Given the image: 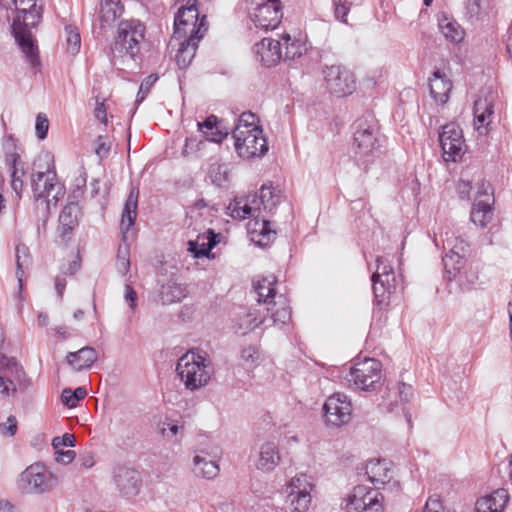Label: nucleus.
<instances>
[{
	"label": "nucleus",
	"instance_id": "e2e57ef3",
	"mask_svg": "<svg viewBox=\"0 0 512 512\" xmlns=\"http://www.w3.org/2000/svg\"><path fill=\"white\" fill-rule=\"evenodd\" d=\"M55 459L62 464H69L75 458L76 453L73 450H60L55 449Z\"/></svg>",
	"mask_w": 512,
	"mask_h": 512
},
{
	"label": "nucleus",
	"instance_id": "bf43d9fd",
	"mask_svg": "<svg viewBox=\"0 0 512 512\" xmlns=\"http://www.w3.org/2000/svg\"><path fill=\"white\" fill-rule=\"evenodd\" d=\"M350 11V3L348 2V0H339V3L336 4L335 3V9H334V14H335V17L339 20H341L343 23H346L347 20H346V17L348 15Z\"/></svg>",
	"mask_w": 512,
	"mask_h": 512
},
{
	"label": "nucleus",
	"instance_id": "e433bc0d",
	"mask_svg": "<svg viewBox=\"0 0 512 512\" xmlns=\"http://www.w3.org/2000/svg\"><path fill=\"white\" fill-rule=\"evenodd\" d=\"M186 294V288L173 281H169L166 285H163L160 292L163 304L179 302L186 297Z\"/></svg>",
	"mask_w": 512,
	"mask_h": 512
},
{
	"label": "nucleus",
	"instance_id": "f03ea898",
	"mask_svg": "<svg viewBox=\"0 0 512 512\" xmlns=\"http://www.w3.org/2000/svg\"><path fill=\"white\" fill-rule=\"evenodd\" d=\"M261 205L260 195L253 193L246 196H236L229 208L233 206L231 212L233 218L253 217L248 223V232L258 246L264 247L275 239L276 232L271 229L269 220L263 217L260 219Z\"/></svg>",
	"mask_w": 512,
	"mask_h": 512
},
{
	"label": "nucleus",
	"instance_id": "79ce46f5",
	"mask_svg": "<svg viewBox=\"0 0 512 512\" xmlns=\"http://www.w3.org/2000/svg\"><path fill=\"white\" fill-rule=\"evenodd\" d=\"M16 256V276L18 278L20 286L22 285V277L24 274V268H28L31 264V255L28 246L20 243L15 249Z\"/></svg>",
	"mask_w": 512,
	"mask_h": 512
},
{
	"label": "nucleus",
	"instance_id": "1a4fd4ad",
	"mask_svg": "<svg viewBox=\"0 0 512 512\" xmlns=\"http://www.w3.org/2000/svg\"><path fill=\"white\" fill-rule=\"evenodd\" d=\"M17 483L23 493L43 494L52 489L54 479L44 465L35 463L20 474Z\"/></svg>",
	"mask_w": 512,
	"mask_h": 512
},
{
	"label": "nucleus",
	"instance_id": "b1692460",
	"mask_svg": "<svg viewBox=\"0 0 512 512\" xmlns=\"http://www.w3.org/2000/svg\"><path fill=\"white\" fill-rule=\"evenodd\" d=\"M391 462L381 460H370L366 465V475L369 481L375 485L378 490V485H385L389 483L393 477L391 470Z\"/></svg>",
	"mask_w": 512,
	"mask_h": 512
},
{
	"label": "nucleus",
	"instance_id": "69168bd1",
	"mask_svg": "<svg viewBox=\"0 0 512 512\" xmlns=\"http://www.w3.org/2000/svg\"><path fill=\"white\" fill-rule=\"evenodd\" d=\"M472 189V184L470 181L461 180L458 183L457 191L460 199L466 200L469 199L470 192Z\"/></svg>",
	"mask_w": 512,
	"mask_h": 512
},
{
	"label": "nucleus",
	"instance_id": "5fc2aeb1",
	"mask_svg": "<svg viewBox=\"0 0 512 512\" xmlns=\"http://www.w3.org/2000/svg\"><path fill=\"white\" fill-rule=\"evenodd\" d=\"M377 270L373 274H378L379 277L392 278L395 276L393 268L387 263L386 259L378 256L376 259Z\"/></svg>",
	"mask_w": 512,
	"mask_h": 512
},
{
	"label": "nucleus",
	"instance_id": "58836bf2",
	"mask_svg": "<svg viewBox=\"0 0 512 512\" xmlns=\"http://www.w3.org/2000/svg\"><path fill=\"white\" fill-rule=\"evenodd\" d=\"M464 16L471 23L484 19L487 16L485 0H465Z\"/></svg>",
	"mask_w": 512,
	"mask_h": 512
},
{
	"label": "nucleus",
	"instance_id": "ea45409f",
	"mask_svg": "<svg viewBox=\"0 0 512 512\" xmlns=\"http://www.w3.org/2000/svg\"><path fill=\"white\" fill-rule=\"evenodd\" d=\"M282 46H285L283 53V60H294L302 56L306 51L305 45L299 40H292L289 34H284L281 37Z\"/></svg>",
	"mask_w": 512,
	"mask_h": 512
},
{
	"label": "nucleus",
	"instance_id": "c85d7f7f",
	"mask_svg": "<svg viewBox=\"0 0 512 512\" xmlns=\"http://www.w3.org/2000/svg\"><path fill=\"white\" fill-rule=\"evenodd\" d=\"M494 202L475 199L470 212V220L477 226L486 227L494 217Z\"/></svg>",
	"mask_w": 512,
	"mask_h": 512
},
{
	"label": "nucleus",
	"instance_id": "393cba45",
	"mask_svg": "<svg viewBox=\"0 0 512 512\" xmlns=\"http://www.w3.org/2000/svg\"><path fill=\"white\" fill-rule=\"evenodd\" d=\"M509 500L507 490L501 488L490 495L479 498L475 503V512H502Z\"/></svg>",
	"mask_w": 512,
	"mask_h": 512
},
{
	"label": "nucleus",
	"instance_id": "680f3d73",
	"mask_svg": "<svg viewBox=\"0 0 512 512\" xmlns=\"http://www.w3.org/2000/svg\"><path fill=\"white\" fill-rule=\"evenodd\" d=\"M289 489L290 490L295 489V490H300V491H302V489L312 490V485H311V483L308 482L307 476L305 474H302L300 476H295L291 480Z\"/></svg>",
	"mask_w": 512,
	"mask_h": 512
},
{
	"label": "nucleus",
	"instance_id": "603ef678",
	"mask_svg": "<svg viewBox=\"0 0 512 512\" xmlns=\"http://www.w3.org/2000/svg\"><path fill=\"white\" fill-rule=\"evenodd\" d=\"M36 135L38 139L44 140L47 137L49 130V121L45 114L39 113L36 117L35 124Z\"/></svg>",
	"mask_w": 512,
	"mask_h": 512
},
{
	"label": "nucleus",
	"instance_id": "bb28decb",
	"mask_svg": "<svg viewBox=\"0 0 512 512\" xmlns=\"http://www.w3.org/2000/svg\"><path fill=\"white\" fill-rule=\"evenodd\" d=\"M123 12L124 6L121 0H100L98 19L101 29L112 26Z\"/></svg>",
	"mask_w": 512,
	"mask_h": 512
},
{
	"label": "nucleus",
	"instance_id": "3c124183",
	"mask_svg": "<svg viewBox=\"0 0 512 512\" xmlns=\"http://www.w3.org/2000/svg\"><path fill=\"white\" fill-rule=\"evenodd\" d=\"M45 175L46 172L43 171L33 172L31 175V188L33 191L34 200L36 202L42 200L43 198V194L41 193L42 187L40 183L43 181Z\"/></svg>",
	"mask_w": 512,
	"mask_h": 512
},
{
	"label": "nucleus",
	"instance_id": "72a5a7b5",
	"mask_svg": "<svg viewBox=\"0 0 512 512\" xmlns=\"http://www.w3.org/2000/svg\"><path fill=\"white\" fill-rule=\"evenodd\" d=\"M270 305L271 307L267 308V312L270 313L273 324L284 325L291 320V309L283 295H279L278 300L273 301Z\"/></svg>",
	"mask_w": 512,
	"mask_h": 512
},
{
	"label": "nucleus",
	"instance_id": "a18cd8bd",
	"mask_svg": "<svg viewBox=\"0 0 512 512\" xmlns=\"http://www.w3.org/2000/svg\"><path fill=\"white\" fill-rule=\"evenodd\" d=\"M65 34L67 51L72 55H76L80 51L81 47V36L77 27L73 25H66Z\"/></svg>",
	"mask_w": 512,
	"mask_h": 512
},
{
	"label": "nucleus",
	"instance_id": "338daca9",
	"mask_svg": "<svg viewBox=\"0 0 512 512\" xmlns=\"http://www.w3.org/2000/svg\"><path fill=\"white\" fill-rule=\"evenodd\" d=\"M256 354H257V350L253 346H248L241 350V358L246 363H248V362L253 363L255 361V359L257 358Z\"/></svg>",
	"mask_w": 512,
	"mask_h": 512
},
{
	"label": "nucleus",
	"instance_id": "c9c22d12",
	"mask_svg": "<svg viewBox=\"0 0 512 512\" xmlns=\"http://www.w3.org/2000/svg\"><path fill=\"white\" fill-rule=\"evenodd\" d=\"M259 195L263 209L272 214L273 210L281 201V190L273 187L271 184H263L260 188Z\"/></svg>",
	"mask_w": 512,
	"mask_h": 512
},
{
	"label": "nucleus",
	"instance_id": "6e6d98bb",
	"mask_svg": "<svg viewBox=\"0 0 512 512\" xmlns=\"http://www.w3.org/2000/svg\"><path fill=\"white\" fill-rule=\"evenodd\" d=\"M110 144L106 142V137L99 135L95 141V154L102 160L109 155Z\"/></svg>",
	"mask_w": 512,
	"mask_h": 512
},
{
	"label": "nucleus",
	"instance_id": "5701e85b",
	"mask_svg": "<svg viewBox=\"0 0 512 512\" xmlns=\"http://www.w3.org/2000/svg\"><path fill=\"white\" fill-rule=\"evenodd\" d=\"M280 460L278 445L268 441L261 445L255 466L258 470L269 473L279 465Z\"/></svg>",
	"mask_w": 512,
	"mask_h": 512
},
{
	"label": "nucleus",
	"instance_id": "09e8293b",
	"mask_svg": "<svg viewBox=\"0 0 512 512\" xmlns=\"http://www.w3.org/2000/svg\"><path fill=\"white\" fill-rule=\"evenodd\" d=\"M116 269L122 275H126L130 269L129 248L127 246H119L118 248Z\"/></svg>",
	"mask_w": 512,
	"mask_h": 512
},
{
	"label": "nucleus",
	"instance_id": "49530a36",
	"mask_svg": "<svg viewBox=\"0 0 512 512\" xmlns=\"http://www.w3.org/2000/svg\"><path fill=\"white\" fill-rule=\"evenodd\" d=\"M157 80H158L157 74H150L143 79V81L140 84V87H139V90H138V93L136 96V100H135V104L137 106L145 100V98L147 97V95L150 92L151 87L156 83Z\"/></svg>",
	"mask_w": 512,
	"mask_h": 512
},
{
	"label": "nucleus",
	"instance_id": "ddd939ff",
	"mask_svg": "<svg viewBox=\"0 0 512 512\" xmlns=\"http://www.w3.org/2000/svg\"><path fill=\"white\" fill-rule=\"evenodd\" d=\"M439 143L445 161L456 162L461 159L465 141L458 124L451 122L444 125L439 133Z\"/></svg>",
	"mask_w": 512,
	"mask_h": 512
},
{
	"label": "nucleus",
	"instance_id": "7c9ffc66",
	"mask_svg": "<svg viewBox=\"0 0 512 512\" xmlns=\"http://www.w3.org/2000/svg\"><path fill=\"white\" fill-rule=\"evenodd\" d=\"M219 124L220 121L218 117L211 114L206 117L204 121L198 122L197 127L198 131H200L208 141L220 143L228 136V131H223Z\"/></svg>",
	"mask_w": 512,
	"mask_h": 512
},
{
	"label": "nucleus",
	"instance_id": "f8f14e48",
	"mask_svg": "<svg viewBox=\"0 0 512 512\" xmlns=\"http://www.w3.org/2000/svg\"><path fill=\"white\" fill-rule=\"evenodd\" d=\"M384 497L377 489L357 485L346 504L347 512H383Z\"/></svg>",
	"mask_w": 512,
	"mask_h": 512
},
{
	"label": "nucleus",
	"instance_id": "13d9d810",
	"mask_svg": "<svg viewBox=\"0 0 512 512\" xmlns=\"http://www.w3.org/2000/svg\"><path fill=\"white\" fill-rule=\"evenodd\" d=\"M201 145H203L202 141L197 140L196 138H186L184 147L182 149V156L188 157L193 153H196L200 150Z\"/></svg>",
	"mask_w": 512,
	"mask_h": 512
},
{
	"label": "nucleus",
	"instance_id": "f704fd0d",
	"mask_svg": "<svg viewBox=\"0 0 512 512\" xmlns=\"http://www.w3.org/2000/svg\"><path fill=\"white\" fill-rule=\"evenodd\" d=\"M438 25L446 40L452 43H460L464 39L465 31L456 20L443 16L439 19Z\"/></svg>",
	"mask_w": 512,
	"mask_h": 512
},
{
	"label": "nucleus",
	"instance_id": "8fccbe9b",
	"mask_svg": "<svg viewBox=\"0 0 512 512\" xmlns=\"http://www.w3.org/2000/svg\"><path fill=\"white\" fill-rule=\"evenodd\" d=\"M477 194L475 199L487 200L494 202V190L492 185L485 179L481 178L477 181Z\"/></svg>",
	"mask_w": 512,
	"mask_h": 512
},
{
	"label": "nucleus",
	"instance_id": "aec40b11",
	"mask_svg": "<svg viewBox=\"0 0 512 512\" xmlns=\"http://www.w3.org/2000/svg\"><path fill=\"white\" fill-rule=\"evenodd\" d=\"M80 207L76 202L65 205L59 215L58 236L65 242L70 241L73 230L78 226Z\"/></svg>",
	"mask_w": 512,
	"mask_h": 512
},
{
	"label": "nucleus",
	"instance_id": "f3484780",
	"mask_svg": "<svg viewBox=\"0 0 512 512\" xmlns=\"http://www.w3.org/2000/svg\"><path fill=\"white\" fill-rule=\"evenodd\" d=\"M253 53L256 60L263 66H275L280 60H283L282 42L272 38H263L253 46Z\"/></svg>",
	"mask_w": 512,
	"mask_h": 512
},
{
	"label": "nucleus",
	"instance_id": "9b49d317",
	"mask_svg": "<svg viewBox=\"0 0 512 512\" xmlns=\"http://www.w3.org/2000/svg\"><path fill=\"white\" fill-rule=\"evenodd\" d=\"M322 73L327 90L337 97L350 95L355 90V78L353 73L344 65H325Z\"/></svg>",
	"mask_w": 512,
	"mask_h": 512
},
{
	"label": "nucleus",
	"instance_id": "2eb2a0df",
	"mask_svg": "<svg viewBox=\"0 0 512 512\" xmlns=\"http://www.w3.org/2000/svg\"><path fill=\"white\" fill-rule=\"evenodd\" d=\"M113 483L121 495L131 497L139 493L142 480L136 469L118 465L113 469Z\"/></svg>",
	"mask_w": 512,
	"mask_h": 512
},
{
	"label": "nucleus",
	"instance_id": "37998d69",
	"mask_svg": "<svg viewBox=\"0 0 512 512\" xmlns=\"http://www.w3.org/2000/svg\"><path fill=\"white\" fill-rule=\"evenodd\" d=\"M378 278V274H372L371 276L374 297L377 304L380 305L384 303L392 293L396 292L397 285L387 284V287L383 288V283H379V281H377Z\"/></svg>",
	"mask_w": 512,
	"mask_h": 512
},
{
	"label": "nucleus",
	"instance_id": "20e7f679",
	"mask_svg": "<svg viewBox=\"0 0 512 512\" xmlns=\"http://www.w3.org/2000/svg\"><path fill=\"white\" fill-rule=\"evenodd\" d=\"M354 144L357 148L356 155L360 159L374 156L379 151L382 146V138L377 120L372 114L363 115L357 120Z\"/></svg>",
	"mask_w": 512,
	"mask_h": 512
},
{
	"label": "nucleus",
	"instance_id": "c03bdc74",
	"mask_svg": "<svg viewBox=\"0 0 512 512\" xmlns=\"http://www.w3.org/2000/svg\"><path fill=\"white\" fill-rule=\"evenodd\" d=\"M87 395L85 387H77L76 389L65 388L62 391L61 400L62 403L70 408L75 407L79 401L83 400Z\"/></svg>",
	"mask_w": 512,
	"mask_h": 512
},
{
	"label": "nucleus",
	"instance_id": "c756f323",
	"mask_svg": "<svg viewBox=\"0 0 512 512\" xmlns=\"http://www.w3.org/2000/svg\"><path fill=\"white\" fill-rule=\"evenodd\" d=\"M22 153L23 147L18 144L14 135H8L4 143V161L11 171H19L21 167H24V163L21 161Z\"/></svg>",
	"mask_w": 512,
	"mask_h": 512
},
{
	"label": "nucleus",
	"instance_id": "de8ad7c7",
	"mask_svg": "<svg viewBox=\"0 0 512 512\" xmlns=\"http://www.w3.org/2000/svg\"><path fill=\"white\" fill-rule=\"evenodd\" d=\"M258 122H259V120H258V117L256 116V114H254L250 111L243 112L239 116L238 123L236 124V126L234 128H239L242 131L250 130V128H262L258 124Z\"/></svg>",
	"mask_w": 512,
	"mask_h": 512
},
{
	"label": "nucleus",
	"instance_id": "6ab92c4d",
	"mask_svg": "<svg viewBox=\"0 0 512 512\" xmlns=\"http://www.w3.org/2000/svg\"><path fill=\"white\" fill-rule=\"evenodd\" d=\"M220 234L209 228L206 232L199 234L196 240L188 241V251L194 258H211V251L217 246Z\"/></svg>",
	"mask_w": 512,
	"mask_h": 512
},
{
	"label": "nucleus",
	"instance_id": "4be33fe9",
	"mask_svg": "<svg viewBox=\"0 0 512 512\" xmlns=\"http://www.w3.org/2000/svg\"><path fill=\"white\" fill-rule=\"evenodd\" d=\"M199 11L189 12L185 8H179L174 17V37L182 38L188 33L194 34L201 22Z\"/></svg>",
	"mask_w": 512,
	"mask_h": 512
},
{
	"label": "nucleus",
	"instance_id": "a878e982",
	"mask_svg": "<svg viewBox=\"0 0 512 512\" xmlns=\"http://www.w3.org/2000/svg\"><path fill=\"white\" fill-rule=\"evenodd\" d=\"M474 123L477 131L481 135H485L488 132V125L491 123L492 115L494 114V105L492 101L487 98H479L474 102Z\"/></svg>",
	"mask_w": 512,
	"mask_h": 512
},
{
	"label": "nucleus",
	"instance_id": "dca6fc26",
	"mask_svg": "<svg viewBox=\"0 0 512 512\" xmlns=\"http://www.w3.org/2000/svg\"><path fill=\"white\" fill-rule=\"evenodd\" d=\"M205 22L206 16L203 15L197 31L194 34H189V37L180 44L175 57L176 63L180 69H186L195 57L198 42L203 37L204 32L207 31Z\"/></svg>",
	"mask_w": 512,
	"mask_h": 512
},
{
	"label": "nucleus",
	"instance_id": "a211bd4d",
	"mask_svg": "<svg viewBox=\"0 0 512 512\" xmlns=\"http://www.w3.org/2000/svg\"><path fill=\"white\" fill-rule=\"evenodd\" d=\"M45 158L47 161V167L44 171L46 172V175L43 179L44 183L41 193L43 194L42 200L45 201L46 210L48 211L50 203V200L48 198L52 194V191L56 190V193L52 195V200H54L56 203L59 200V198L64 195L65 187L63 184L57 181L56 168L53 159L50 158L48 154L45 155Z\"/></svg>",
	"mask_w": 512,
	"mask_h": 512
},
{
	"label": "nucleus",
	"instance_id": "4468645a",
	"mask_svg": "<svg viewBox=\"0 0 512 512\" xmlns=\"http://www.w3.org/2000/svg\"><path fill=\"white\" fill-rule=\"evenodd\" d=\"M323 411L328 425L340 427L350 421L352 404L345 394L335 393L326 399Z\"/></svg>",
	"mask_w": 512,
	"mask_h": 512
},
{
	"label": "nucleus",
	"instance_id": "39448f33",
	"mask_svg": "<svg viewBox=\"0 0 512 512\" xmlns=\"http://www.w3.org/2000/svg\"><path fill=\"white\" fill-rule=\"evenodd\" d=\"M443 249L447 251L442 257L447 279L451 281L457 276L462 278V269L467 262V256L470 255V245L463 238L446 232Z\"/></svg>",
	"mask_w": 512,
	"mask_h": 512
},
{
	"label": "nucleus",
	"instance_id": "cd10ccee",
	"mask_svg": "<svg viewBox=\"0 0 512 512\" xmlns=\"http://www.w3.org/2000/svg\"><path fill=\"white\" fill-rule=\"evenodd\" d=\"M98 359V354L93 347L86 346L78 351L69 352L66 360L75 371H82L90 368Z\"/></svg>",
	"mask_w": 512,
	"mask_h": 512
},
{
	"label": "nucleus",
	"instance_id": "4d7b16f0",
	"mask_svg": "<svg viewBox=\"0 0 512 512\" xmlns=\"http://www.w3.org/2000/svg\"><path fill=\"white\" fill-rule=\"evenodd\" d=\"M17 419L10 415L5 423L0 424V433L5 436H14L17 432Z\"/></svg>",
	"mask_w": 512,
	"mask_h": 512
},
{
	"label": "nucleus",
	"instance_id": "774afa93",
	"mask_svg": "<svg viewBox=\"0 0 512 512\" xmlns=\"http://www.w3.org/2000/svg\"><path fill=\"white\" fill-rule=\"evenodd\" d=\"M442 510V504L439 499L429 498L422 512H440Z\"/></svg>",
	"mask_w": 512,
	"mask_h": 512
},
{
	"label": "nucleus",
	"instance_id": "a19ab883",
	"mask_svg": "<svg viewBox=\"0 0 512 512\" xmlns=\"http://www.w3.org/2000/svg\"><path fill=\"white\" fill-rule=\"evenodd\" d=\"M137 206H138V191L135 193L131 190L126 202L124 204L122 212V223L127 222L126 228L129 229L134 225L137 217Z\"/></svg>",
	"mask_w": 512,
	"mask_h": 512
},
{
	"label": "nucleus",
	"instance_id": "0eeeda50",
	"mask_svg": "<svg viewBox=\"0 0 512 512\" xmlns=\"http://www.w3.org/2000/svg\"><path fill=\"white\" fill-rule=\"evenodd\" d=\"M250 20L256 28L274 30L283 17L281 0H244Z\"/></svg>",
	"mask_w": 512,
	"mask_h": 512
},
{
	"label": "nucleus",
	"instance_id": "473e14b6",
	"mask_svg": "<svg viewBox=\"0 0 512 512\" xmlns=\"http://www.w3.org/2000/svg\"><path fill=\"white\" fill-rule=\"evenodd\" d=\"M276 283L275 276L271 275L263 277L254 286V290L257 294L258 303H266L270 305L276 298Z\"/></svg>",
	"mask_w": 512,
	"mask_h": 512
},
{
	"label": "nucleus",
	"instance_id": "052dcab7",
	"mask_svg": "<svg viewBox=\"0 0 512 512\" xmlns=\"http://www.w3.org/2000/svg\"><path fill=\"white\" fill-rule=\"evenodd\" d=\"M75 437L73 434L65 433L61 437H54L52 445L54 449H59L60 446L73 447L75 445Z\"/></svg>",
	"mask_w": 512,
	"mask_h": 512
},
{
	"label": "nucleus",
	"instance_id": "412c9836",
	"mask_svg": "<svg viewBox=\"0 0 512 512\" xmlns=\"http://www.w3.org/2000/svg\"><path fill=\"white\" fill-rule=\"evenodd\" d=\"M429 91L431 97L439 104H446L452 90V81L440 69H435L429 77Z\"/></svg>",
	"mask_w": 512,
	"mask_h": 512
},
{
	"label": "nucleus",
	"instance_id": "0e129e2a",
	"mask_svg": "<svg viewBox=\"0 0 512 512\" xmlns=\"http://www.w3.org/2000/svg\"><path fill=\"white\" fill-rule=\"evenodd\" d=\"M413 396V387L404 382L399 383V397L403 402H409Z\"/></svg>",
	"mask_w": 512,
	"mask_h": 512
},
{
	"label": "nucleus",
	"instance_id": "423d86ee",
	"mask_svg": "<svg viewBox=\"0 0 512 512\" xmlns=\"http://www.w3.org/2000/svg\"><path fill=\"white\" fill-rule=\"evenodd\" d=\"M145 27L139 20L121 21L117 35L111 46L114 57L129 55L134 57L139 52V43L144 38Z\"/></svg>",
	"mask_w": 512,
	"mask_h": 512
},
{
	"label": "nucleus",
	"instance_id": "6e6552de",
	"mask_svg": "<svg viewBox=\"0 0 512 512\" xmlns=\"http://www.w3.org/2000/svg\"><path fill=\"white\" fill-rule=\"evenodd\" d=\"M232 136L235 150L239 157L243 159L262 157L269 150L268 141L262 128H250L246 131L234 128Z\"/></svg>",
	"mask_w": 512,
	"mask_h": 512
},
{
	"label": "nucleus",
	"instance_id": "f257e3e1",
	"mask_svg": "<svg viewBox=\"0 0 512 512\" xmlns=\"http://www.w3.org/2000/svg\"><path fill=\"white\" fill-rule=\"evenodd\" d=\"M15 11L16 16L11 24L12 36L31 68H40L38 44L31 30L42 20V7L37 8L36 3H32L28 8H16Z\"/></svg>",
	"mask_w": 512,
	"mask_h": 512
},
{
	"label": "nucleus",
	"instance_id": "4c0bfd02",
	"mask_svg": "<svg viewBox=\"0 0 512 512\" xmlns=\"http://www.w3.org/2000/svg\"><path fill=\"white\" fill-rule=\"evenodd\" d=\"M309 489L295 490L291 489L288 494V502L290 509L294 512H304L311 503V495Z\"/></svg>",
	"mask_w": 512,
	"mask_h": 512
},
{
	"label": "nucleus",
	"instance_id": "9d476101",
	"mask_svg": "<svg viewBox=\"0 0 512 512\" xmlns=\"http://www.w3.org/2000/svg\"><path fill=\"white\" fill-rule=\"evenodd\" d=\"M382 364L374 358H366L356 363L349 370L346 379L363 391L374 390L381 379Z\"/></svg>",
	"mask_w": 512,
	"mask_h": 512
},
{
	"label": "nucleus",
	"instance_id": "7ed1b4c3",
	"mask_svg": "<svg viewBox=\"0 0 512 512\" xmlns=\"http://www.w3.org/2000/svg\"><path fill=\"white\" fill-rule=\"evenodd\" d=\"M207 366L204 356L189 351L178 359L176 372L181 381L184 382L185 387L194 391L206 385L210 379Z\"/></svg>",
	"mask_w": 512,
	"mask_h": 512
},
{
	"label": "nucleus",
	"instance_id": "864d4df0",
	"mask_svg": "<svg viewBox=\"0 0 512 512\" xmlns=\"http://www.w3.org/2000/svg\"><path fill=\"white\" fill-rule=\"evenodd\" d=\"M25 175L24 167H21L19 171H11V187L13 191L17 194L19 198H21V193L23 191V180L22 177Z\"/></svg>",
	"mask_w": 512,
	"mask_h": 512
},
{
	"label": "nucleus",
	"instance_id": "2f4dec72",
	"mask_svg": "<svg viewBox=\"0 0 512 512\" xmlns=\"http://www.w3.org/2000/svg\"><path fill=\"white\" fill-rule=\"evenodd\" d=\"M193 472L197 477L205 479L215 478L220 472L216 455L211 459H207L206 455L196 454L193 458Z\"/></svg>",
	"mask_w": 512,
	"mask_h": 512
}]
</instances>
